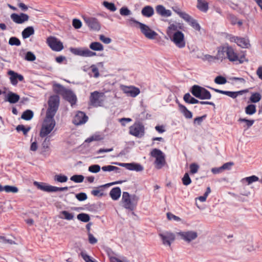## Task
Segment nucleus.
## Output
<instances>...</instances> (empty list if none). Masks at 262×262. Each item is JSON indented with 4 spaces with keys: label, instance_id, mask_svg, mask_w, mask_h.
Listing matches in <instances>:
<instances>
[{
    "label": "nucleus",
    "instance_id": "nucleus-34",
    "mask_svg": "<svg viewBox=\"0 0 262 262\" xmlns=\"http://www.w3.org/2000/svg\"><path fill=\"white\" fill-rule=\"evenodd\" d=\"M179 110L183 116L187 119H191L192 117V114L190 111L184 105H179Z\"/></svg>",
    "mask_w": 262,
    "mask_h": 262
},
{
    "label": "nucleus",
    "instance_id": "nucleus-54",
    "mask_svg": "<svg viewBox=\"0 0 262 262\" xmlns=\"http://www.w3.org/2000/svg\"><path fill=\"white\" fill-rule=\"evenodd\" d=\"M70 180L75 183H81L84 180V177L82 175H74L70 178Z\"/></svg>",
    "mask_w": 262,
    "mask_h": 262
},
{
    "label": "nucleus",
    "instance_id": "nucleus-44",
    "mask_svg": "<svg viewBox=\"0 0 262 262\" xmlns=\"http://www.w3.org/2000/svg\"><path fill=\"white\" fill-rule=\"evenodd\" d=\"M238 121L243 124L244 127L249 128L254 123L253 120H248L244 118H239Z\"/></svg>",
    "mask_w": 262,
    "mask_h": 262
},
{
    "label": "nucleus",
    "instance_id": "nucleus-25",
    "mask_svg": "<svg viewBox=\"0 0 262 262\" xmlns=\"http://www.w3.org/2000/svg\"><path fill=\"white\" fill-rule=\"evenodd\" d=\"M8 74L10 76V80L12 85H15L17 84L18 81L17 79L19 81H23L24 77L22 75L17 74L13 71L10 70L8 72Z\"/></svg>",
    "mask_w": 262,
    "mask_h": 262
},
{
    "label": "nucleus",
    "instance_id": "nucleus-14",
    "mask_svg": "<svg viewBox=\"0 0 262 262\" xmlns=\"http://www.w3.org/2000/svg\"><path fill=\"white\" fill-rule=\"evenodd\" d=\"M159 236L162 241L163 244L168 247L170 246L171 243L176 238V234L170 231H166L161 233Z\"/></svg>",
    "mask_w": 262,
    "mask_h": 262
},
{
    "label": "nucleus",
    "instance_id": "nucleus-29",
    "mask_svg": "<svg viewBox=\"0 0 262 262\" xmlns=\"http://www.w3.org/2000/svg\"><path fill=\"white\" fill-rule=\"evenodd\" d=\"M258 180L259 179L257 176H252L242 179L241 182L245 185H250L254 182L258 181Z\"/></svg>",
    "mask_w": 262,
    "mask_h": 262
},
{
    "label": "nucleus",
    "instance_id": "nucleus-56",
    "mask_svg": "<svg viewBox=\"0 0 262 262\" xmlns=\"http://www.w3.org/2000/svg\"><path fill=\"white\" fill-rule=\"evenodd\" d=\"M214 82L217 84H224L227 82V80L224 77L218 76L214 79Z\"/></svg>",
    "mask_w": 262,
    "mask_h": 262
},
{
    "label": "nucleus",
    "instance_id": "nucleus-15",
    "mask_svg": "<svg viewBox=\"0 0 262 262\" xmlns=\"http://www.w3.org/2000/svg\"><path fill=\"white\" fill-rule=\"evenodd\" d=\"M47 43L49 46L55 51H60L63 48L62 43L54 37H49L47 38Z\"/></svg>",
    "mask_w": 262,
    "mask_h": 262
},
{
    "label": "nucleus",
    "instance_id": "nucleus-23",
    "mask_svg": "<svg viewBox=\"0 0 262 262\" xmlns=\"http://www.w3.org/2000/svg\"><path fill=\"white\" fill-rule=\"evenodd\" d=\"M155 9L157 14L161 16L168 17L172 15L171 10L166 9V8L162 5H157Z\"/></svg>",
    "mask_w": 262,
    "mask_h": 262
},
{
    "label": "nucleus",
    "instance_id": "nucleus-21",
    "mask_svg": "<svg viewBox=\"0 0 262 262\" xmlns=\"http://www.w3.org/2000/svg\"><path fill=\"white\" fill-rule=\"evenodd\" d=\"M11 18L14 22L17 24H23L29 20V16L25 13H20L17 14L13 13L11 15Z\"/></svg>",
    "mask_w": 262,
    "mask_h": 262
},
{
    "label": "nucleus",
    "instance_id": "nucleus-38",
    "mask_svg": "<svg viewBox=\"0 0 262 262\" xmlns=\"http://www.w3.org/2000/svg\"><path fill=\"white\" fill-rule=\"evenodd\" d=\"M201 58L205 61H207L209 63H215L217 62L215 56H212L209 54H203Z\"/></svg>",
    "mask_w": 262,
    "mask_h": 262
},
{
    "label": "nucleus",
    "instance_id": "nucleus-4",
    "mask_svg": "<svg viewBox=\"0 0 262 262\" xmlns=\"http://www.w3.org/2000/svg\"><path fill=\"white\" fill-rule=\"evenodd\" d=\"M139 200V196L136 194L130 195L127 192H123L121 203L125 209L133 210L136 207Z\"/></svg>",
    "mask_w": 262,
    "mask_h": 262
},
{
    "label": "nucleus",
    "instance_id": "nucleus-3",
    "mask_svg": "<svg viewBox=\"0 0 262 262\" xmlns=\"http://www.w3.org/2000/svg\"><path fill=\"white\" fill-rule=\"evenodd\" d=\"M56 125L54 117L46 116L43 120L39 132L40 137L43 138L52 133Z\"/></svg>",
    "mask_w": 262,
    "mask_h": 262
},
{
    "label": "nucleus",
    "instance_id": "nucleus-62",
    "mask_svg": "<svg viewBox=\"0 0 262 262\" xmlns=\"http://www.w3.org/2000/svg\"><path fill=\"white\" fill-rule=\"evenodd\" d=\"M120 13L121 15L127 16L131 14V12L127 8L122 7L120 9Z\"/></svg>",
    "mask_w": 262,
    "mask_h": 262
},
{
    "label": "nucleus",
    "instance_id": "nucleus-53",
    "mask_svg": "<svg viewBox=\"0 0 262 262\" xmlns=\"http://www.w3.org/2000/svg\"><path fill=\"white\" fill-rule=\"evenodd\" d=\"M183 184L185 186H188L191 183V180L188 173H185L182 179Z\"/></svg>",
    "mask_w": 262,
    "mask_h": 262
},
{
    "label": "nucleus",
    "instance_id": "nucleus-43",
    "mask_svg": "<svg viewBox=\"0 0 262 262\" xmlns=\"http://www.w3.org/2000/svg\"><path fill=\"white\" fill-rule=\"evenodd\" d=\"M33 117V113L31 110H27L25 111L21 115V118L25 120H30Z\"/></svg>",
    "mask_w": 262,
    "mask_h": 262
},
{
    "label": "nucleus",
    "instance_id": "nucleus-32",
    "mask_svg": "<svg viewBox=\"0 0 262 262\" xmlns=\"http://www.w3.org/2000/svg\"><path fill=\"white\" fill-rule=\"evenodd\" d=\"M196 7L201 11L206 12L208 9V4L205 0H197Z\"/></svg>",
    "mask_w": 262,
    "mask_h": 262
},
{
    "label": "nucleus",
    "instance_id": "nucleus-19",
    "mask_svg": "<svg viewBox=\"0 0 262 262\" xmlns=\"http://www.w3.org/2000/svg\"><path fill=\"white\" fill-rule=\"evenodd\" d=\"M114 164L126 167L127 169L130 170H135L136 171H141L143 170V167L138 163H115Z\"/></svg>",
    "mask_w": 262,
    "mask_h": 262
},
{
    "label": "nucleus",
    "instance_id": "nucleus-46",
    "mask_svg": "<svg viewBox=\"0 0 262 262\" xmlns=\"http://www.w3.org/2000/svg\"><path fill=\"white\" fill-rule=\"evenodd\" d=\"M103 139V137L99 134H95L85 140L86 142H91L93 141H100Z\"/></svg>",
    "mask_w": 262,
    "mask_h": 262
},
{
    "label": "nucleus",
    "instance_id": "nucleus-18",
    "mask_svg": "<svg viewBox=\"0 0 262 262\" xmlns=\"http://www.w3.org/2000/svg\"><path fill=\"white\" fill-rule=\"evenodd\" d=\"M88 120V116L83 112H78L73 118V123L76 125H80L85 123Z\"/></svg>",
    "mask_w": 262,
    "mask_h": 262
},
{
    "label": "nucleus",
    "instance_id": "nucleus-22",
    "mask_svg": "<svg viewBox=\"0 0 262 262\" xmlns=\"http://www.w3.org/2000/svg\"><path fill=\"white\" fill-rule=\"evenodd\" d=\"M84 20L91 29L98 31L100 29V26L96 19L94 18L85 17L84 18Z\"/></svg>",
    "mask_w": 262,
    "mask_h": 262
},
{
    "label": "nucleus",
    "instance_id": "nucleus-20",
    "mask_svg": "<svg viewBox=\"0 0 262 262\" xmlns=\"http://www.w3.org/2000/svg\"><path fill=\"white\" fill-rule=\"evenodd\" d=\"M58 217L61 220H66L68 222H72L74 221L75 219V214L74 212L68 210H62L59 212Z\"/></svg>",
    "mask_w": 262,
    "mask_h": 262
},
{
    "label": "nucleus",
    "instance_id": "nucleus-52",
    "mask_svg": "<svg viewBox=\"0 0 262 262\" xmlns=\"http://www.w3.org/2000/svg\"><path fill=\"white\" fill-rule=\"evenodd\" d=\"M53 88L56 92L62 95V96L63 95V93H64V91L67 90L59 84H54Z\"/></svg>",
    "mask_w": 262,
    "mask_h": 262
},
{
    "label": "nucleus",
    "instance_id": "nucleus-7",
    "mask_svg": "<svg viewBox=\"0 0 262 262\" xmlns=\"http://www.w3.org/2000/svg\"><path fill=\"white\" fill-rule=\"evenodd\" d=\"M150 155L155 159V166L158 169H161L165 163L164 154L160 149L157 148L153 149L150 152Z\"/></svg>",
    "mask_w": 262,
    "mask_h": 262
},
{
    "label": "nucleus",
    "instance_id": "nucleus-13",
    "mask_svg": "<svg viewBox=\"0 0 262 262\" xmlns=\"http://www.w3.org/2000/svg\"><path fill=\"white\" fill-rule=\"evenodd\" d=\"M227 57L230 61L236 62L239 63H242L247 60L244 54L238 55L232 47L228 46Z\"/></svg>",
    "mask_w": 262,
    "mask_h": 262
},
{
    "label": "nucleus",
    "instance_id": "nucleus-50",
    "mask_svg": "<svg viewBox=\"0 0 262 262\" xmlns=\"http://www.w3.org/2000/svg\"><path fill=\"white\" fill-rule=\"evenodd\" d=\"M247 92V90H243L237 92L228 91L227 95L232 98H235L238 95H242L244 93H246Z\"/></svg>",
    "mask_w": 262,
    "mask_h": 262
},
{
    "label": "nucleus",
    "instance_id": "nucleus-51",
    "mask_svg": "<svg viewBox=\"0 0 262 262\" xmlns=\"http://www.w3.org/2000/svg\"><path fill=\"white\" fill-rule=\"evenodd\" d=\"M77 218L78 220L83 222H88L90 220L89 214L84 213L78 214Z\"/></svg>",
    "mask_w": 262,
    "mask_h": 262
},
{
    "label": "nucleus",
    "instance_id": "nucleus-24",
    "mask_svg": "<svg viewBox=\"0 0 262 262\" xmlns=\"http://www.w3.org/2000/svg\"><path fill=\"white\" fill-rule=\"evenodd\" d=\"M228 46H225L218 48L217 52L215 55L217 62H222L226 58L227 54Z\"/></svg>",
    "mask_w": 262,
    "mask_h": 262
},
{
    "label": "nucleus",
    "instance_id": "nucleus-5",
    "mask_svg": "<svg viewBox=\"0 0 262 262\" xmlns=\"http://www.w3.org/2000/svg\"><path fill=\"white\" fill-rule=\"evenodd\" d=\"M33 184L38 189L47 192H56L59 191H64L68 190V187H58L43 182L35 181L33 182Z\"/></svg>",
    "mask_w": 262,
    "mask_h": 262
},
{
    "label": "nucleus",
    "instance_id": "nucleus-26",
    "mask_svg": "<svg viewBox=\"0 0 262 262\" xmlns=\"http://www.w3.org/2000/svg\"><path fill=\"white\" fill-rule=\"evenodd\" d=\"M233 40L234 41L238 46L243 48H247L250 46L249 40L247 38H240L235 37L233 38Z\"/></svg>",
    "mask_w": 262,
    "mask_h": 262
},
{
    "label": "nucleus",
    "instance_id": "nucleus-2",
    "mask_svg": "<svg viewBox=\"0 0 262 262\" xmlns=\"http://www.w3.org/2000/svg\"><path fill=\"white\" fill-rule=\"evenodd\" d=\"M173 11L193 29L196 35H201L205 33V30L201 26L198 21L185 12L180 10Z\"/></svg>",
    "mask_w": 262,
    "mask_h": 262
},
{
    "label": "nucleus",
    "instance_id": "nucleus-8",
    "mask_svg": "<svg viewBox=\"0 0 262 262\" xmlns=\"http://www.w3.org/2000/svg\"><path fill=\"white\" fill-rule=\"evenodd\" d=\"M59 102V98L57 95L51 96L48 101L49 107L47 111L46 116L54 117L58 109Z\"/></svg>",
    "mask_w": 262,
    "mask_h": 262
},
{
    "label": "nucleus",
    "instance_id": "nucleus-12",
    "mask_svg": "<svg viewBox=\"0 0 262 262\" xmlns=\"http://www.w3.org/2000/svg\"><path fill=\"white\" fill-rule=\"evenodd\" d=\"M130 135L137 137L141 138L145 134V128L143 124L139 121L136 122L129 128Z\"/></svg>",
    "mask_w": 262,
    "mask_h": 262
},
{
    "label": "nucleus",
    "instance_id": "nucleus-40",
    "mask_svg": "<svg viewBox=\"0 0 262 262\" xmlns=\"http://www.w3.org/2000/svg\"><path fill=\"white\" fill-rule=\"evenodd\" d=\"M184 100L186 102L191 104H196L199 102L197 99L192 97L189 93H187L184 95Z\"/></svg>",
    "mask_w": 262,
    "mask_h": 262
},
{
    "label": "nucleus",
    "instance_id": "nucleus-59",
    "mask_svg": "<svg viewBox=\"0 0 262 262\" xmlns=\"http://www.w3.org/2000/svg\"><path fill=\"white\" fill-rule=\"evenodd\" d=\"M100 166L98 165H93L89 167V171L92 173H97L100 170Z\"/></svg>",
    "mask_w": 262,
    "mask_h": 262
},
{
    "label": "nucleus",
    "instance_id": "nucleus-57",
    "mask_svg": "<svg viewBox=\"0 0 262 262\" xmlns=\"http://www.w3.org/2000/svg\"><path fill=\"white\" fill-rule=\"evenodd\" d=\"M189 168L190 173L195 174L198 171L199 165L196 163H193L190 165Z\"/></svg>",
    "mask_w": 262,
    "mask_h": 262
},
{
    "label": "nucleus",
    "instance_id": "nucleus-58",
    "mask_svg": "<svg viewBox=\"0 0 262 262\" xmlns=\"http://www.w3.org/2000/svg\"><path fill=\"white\" fill-rule=\"evenodd\" d=\"M9 43L11 46H19L20 45V41L19 40L15 37H11L9 40Z\"/></svg>",
    "mask_w": 262,
    "mask_h": 262
},
{
    "label": "nucleus",
    "instance_id": "nucleus-39",
    "mask_svg": "<svg viewBox=\"0 0 262 262\" xmlns=\"http://www.w3.org/2000/svg\"><path fill=\"white\" fill-rule=\"evenodd\" d=\"M102 170L103 171H114L116 173H120L121 171L119 168L112 165L104 166L102 167Z\"/></svg>",
    "mask_w": 262,
    "mask_h": 262
},
{
    "label": "nucleus",
    "instance_id": "nucleus-11",
    "mask_svg": "<svg viewBox=\"0 0 262 262\" xmlns=\"http://www.w3.org/2000/svg\"><path fill=\"white\" fill-rule=\"evenodd\" d=\"M192 94L196 97L201 99H210L211 94L205 88L198 85H194L191 89Z\"/></svg>",
    "mask_w": 262,
    "mask_h": 262
},
{
    "label": "nucleus",
    "instance_id": "nucleus-10",
    "mask_svg": "<svg viewBox=\"0 0 262 262\" xmlns=\"http://www.w3.org/2000/svg\"><path fill=\"white\" fill-rule=\"evenodd\" d=\"M135 23L138 25V28L140 31L146 38L149 39H154L158 36L157 33L148 26L137 21H135Z\"/></svg>",
    "mask_w": 262,
    "mask_h": 262
},
{
    "label": "nucleus",
    "instance_id": "nucleus-61",
    "mask_svg": "<svg viewBox=\"0 0 262 262\" xmlns=\"http://www.w3.org/2000/svg\"><path fill=\"white\" fill-rule=\"evenodd\" d=\"M30 129V127L25 128V126L23 125H19L16 127V130L18 132L22 131L25 135L27 134Z\"/></svg>",
    "mask_w": 262,
    "mask_h": 262
},
{
    "label": "nucleus",
    "instance_id": "nucleus-31",
    "mask_svg": "<svg viewBox=\"0 0 262 262\" xmlns=\"http://www.w3.org/2000/svg\"><path fill=\"white\" fill-rule=\"evenodd\" d=\"M7 100L10 103H15L19 99V96L15 93L11 92L8 93L7 95Z\"/></svg>",
    "mask_w": 262,
    "mask_h": 262
},
{
    "label": "nucleus",
    "instance_id": "nucleus-35",
    "mask_svg": "<svg viewBox=\"0 0 262 262\" xmlns=\"http://www.w3.org/2000/svg\"><path fill=\"white\" fill-rule=\"evenodd\" d=\"M53 180L55 182L63 183L68 181V178L64 174L58 173L54 175L53 177Z\"/></svg>",
    "mask_w": 262,
    "mask_h": 262
},
{
    "label": "nucleus",
    "instance_id": "nucleus-36",
    "mask_svg": "<svg viewBox=\"0 0 262 262\" xmlns=\"http://www.w3.org/2000/svg\"><path fill=\"white\" fill-rule=\"evenodd\" d=\"M244 247L247 251L252 252L255 251L258 248V246L257 243L251 241L246 243Z\"/></svg>",
    "mask_w": 262,
    "mask_h": 262
},
{
    "label": "nucleus",
    "instance_id": "nucleus-28",
    "mask_svg": "<svg viewBox=\"0 0 262 262\" xmlns=\"http://www.w3.org/2000/svg\"><path fill=\"white\" fill-rule=\"evenodd\" d=\"M121 194V189L116 187L112 189L110 192V195L114 201H117L119 199Z\"/></svg>",
    "mask_w": 262,
    "mask_h": 262
},
{
    "label": "nucleus",
    "instance_id": "nucleus-1",
    "mask_svg": "<svg viewBox=\"0 0 262 262\" xmlns=\"http://www.w3.org/2000/svg\"><path fill=\"white\" fill-rule=\"evenodd\" d=\"M184 28L182 22L170 20L166 29V34L170 40L179 49L184 48L186 45L185 35L182 31Z\"/></svg>",
    "mask_w": 262,
    "mask_h": 262
},
{
    "label": "nucleus",
    "instance_id": "nucleus-60",
    "mask_svg": "<svg viewBox=\"0 0 262 262\" xmlns=\"http://www.w3.org/2000/svg\"><path fill=\"white\" fill-rule=\"evenodd\" d=\"M25 59L28 61H33L36 59L35 55L31 52H28L25 56Z\"/></svg>",
    "mask_w": 262,
    "mask_h": 262
},
{
    "label": "nucleus",
    "instance_id": "nucleus-45",
    "mask_svg": "<svg viewBox=\"0 0 262 262\" xmlns=\"http://www.w3.org/2000/svg\"><path fill=\"white\" fill-rule=\"evenodd\" d=\"M256 106L251 104L245 108V112L247 115H252L256 113Z\"/></svg>",
    "mask_w": 262,
    "mask_h": 262
},
{
    "label": "nucleus",
    "instance_id": "nucleus-41",
    "mask_svg": "<svg viewBox=\"0 0 262 262\" xmlns=\"http://www.w3.org/2000/svg\"><path fill=\"white\" fill-rule=\"evenodd\" d=\"M90 48L94 51H101L103 50V45L98 42H94L90 44Z\"/></svg>",
    "mask_w": 262,
    "mask_h": 262
},
{
    "label": "nucleus",
    "instance_id": "nucleus-63",
    "mask_svg": "<svg viewBox=\"0 0 262 262\" xmlns=\"http://www.w3.org/2000/svg\"><path fill=\"white\" fill-rule=\"evenodd\" d=\"M91 193L94 196H102L103 195V192L101 190L99 189V188H96L95 189L93 190Z\"/></svg>",
    "mask_w": 262,
    "mask_h": 262
},
{
    "label": "nucleus",
    "instance_id": "nucleus-17",
    "mask_svg": "<svg viewBox=\"0 0 262 262\" xmlns=\"http://www.w3.org/2000/svg\"><path fill=\"white\" fill-rule=\"evenodd\" d=\"M122 91L127 96L132 97H135L140 93L139 88L134 86H121Z\"/></svg>",
    "mask_w": 262,
    "mask_h": 262
},
{
    "label": "nucleus",
    "instance_id": "nucleus-16",
    "mask_svg": "<svg viewBox=\"0 0 262 262\" xmlns=\"http://www.w3.org/2000/svg\"><path fill=\"white\" fill-rule=\"evenodd\" d=\"M70 50L73 54L83 57H92L96 55L95 52H93L88 49L71 48Z\"/></svg>",
    "mask_w": 262,
    "mask_h": 262
},
{
    "label": "nucleus",
    "instance_id": "nucleus-42",
    "mask_svg": "<svg viewBox=\"0 0 262 262\" xmlns=\"http://www.w3.org/2000/svg\"><path fill=\"white\" fill-rule=\"evenodd\" d=\"M166 216L169 221H174L177 223L182 222V219L181 217L176 216L170 212H167L166 213Z\"/></svg>",
    "mask_w": 262,
    "mask_h": 262
},
{
    "label": "nucleus",
    "instance_id": "nucleus-64",
    "mask_svg": "<svg viewBox=\"0 0 262 262\" xmlns=\"http://www.w3.org/2000/svg\"><path fill=\"white\" fill-rule=\"evenodd\" d=\"M81 255L82 257L83 258V259L84 260V261L85 262H95L87 254H86L84 252H82L81 253Z\"/></svg>",
    "mask_w": 262,
    "mask_h": 262
},
{
    "label": "nucleus",
    "instance_id": "nucleus-48",
    "mask_svg": "<svg viewBox=\"0 0 262 262\" xmlns=\"http://www.w3.org/2000/svg\"><path fill=\"white\" fill-rule=\"evenodd\" d=\"M103 5L107 9H108L112 12H114L117 10V8H116L115 4L113 3H110L107 1H104L103 2Z\"/></svg>",
    "mask_w": 262,
    "mask_h": 262
},
{
    "label": "nucleus",
    "instance_id": "nucleus-49",
    "mask_svg": "<svg viewBox=\"0 0 262 262\" xmlns=\"http://www.w3.org/2000/svg\"><path fill=\"white\" fill-rule=\"evenodd\" d=\"M4 191L7 193H17L18 191V189L14 186L6 185L4 186Z\"/></svg>",
    "mask_w": 262,
    "mask_h": 262
},
{
    "label": "nucleus",
    "instance_id": "nucleus-30",
    "mask_svg": "<svg viewBox=\"0 0 262 262\" xmlns=\"http://www.w3.org/2000/svg\"><path fill=\"white\" fill-rule=\"evenodd\" d=\"M141 13L144 16L150 17L154 14V8L151 6H146L142 9Z\"/></svg>",
    "mask_w": 262,
    "mask_h": 262
},
{
    "label": "nucleus",
    "instance_id": "nucleus-33",
    "mask_svg": "<svg viewBox=\"0 0 262 262\" xmlns=\"http://www.w3.org/2000/svg\"><path fill=\"white\" fill-rule=\"evenodd\" d=\"M103 66V63L102 62H98L96 64H93L91 66L90 68L94 74V77L95 78H98L99 76L98 68H102Z\"/></svg>",
    "mask_w": 262,
    "mask_h": 262
},
{
    "label": "nucleus",
    "instance_id": "nucleus-9",
    "mask_svg": "<svg viewBox=\"0 0 262 262\" xmlns=\"http://www.w3.org/2000/svg\"><path fill=\"white\" fill-rule=\"evenodd\" d=\"M104 99V94L98 91L91 93L89 97V103L91 105L97 107L102 105Z\"/></svg>",
    "mask_w": 262,
    "mask_h": 262
},
{
    "label": "nucleus",
    "instance_id": "nucleus-55",
    "mask_svg": "<svg viewBox=\"0 0 262 262\" xmlns=\"http://www.w3.org/2000/svg\"><path fill=\"white\" fill-rule=\"evenodd\" d=\"M38 148V145L37 141L35 140L33 141L32 139L31 140V144L30 146V150L32 152H36Z\"/></svg>",
    "mask_w": 262,
    "mask_h": 262
},
{
    "label": "nucleus",
    "instance_id": "nucleus-27",
    "mask_svg": "<svg viewBox=\"0 0 262 262\" xmlns=\"http://www.w3.org/2000/svg\"><path fill=\"white\" fill-rule=\"evenodd\" d=\"M63 96L71 105L75 104L77 100L76 96L71 91L69 90L65 91Z\"/></svg>",
    "mask_w": 262,
    "mask_h": 262
},
{
    "label": "nucleus",
    "instance_id": "nucleus-37",
    "mask_svg": "<svg viewBox=\"0 0 262 262\" xmlns=\"http://www.w3.org/2000/svg\"><path fill=\"white\" fill-rule=\"evenodd\" d=\"M34 30L32 27H28L25 28L22 32V36L24 38H27L34 34Z\"/></svg>",
    "mask_w": 262,
    "mask_h": 262
},
{
    "label": "nucleus",
    "instance_id": "nucleus-47",
    "mask_svg": "<svg viewBox=\"0 0 262 262\" xmlns=\"http://www.w3.org/2000/svg\"><path fill=\"white\" fill-rule=\"evenodd\" d=\"M261 99V95L258 93H252L250 97V100L252 103H257Z\"/></svg>",
    "mask_w": 262,
    "mask_h": 262
},
{
    "label": "nucleus",
    "instance_id": "nucleus-6",
    "mask_svg": "<svg viewBox=\"0 0 262 262\" xmlns=\"http://www.w3.org/2000/svg\"><path fill=\"white\" fill-rule=\"evenodd\" d=\"M176 235L181 240L187 243H190L196 239L198 233L195 230L180 231L176 233Z\"/></svg>",
    "mask_w": 262,
    "mask_h": 262
}]
</instances>
